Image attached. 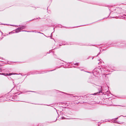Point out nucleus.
I'll use <instances>...</instances> for the list:
<instances>
[{"label": "nucleus", "mask_w": 126, "mask_h": 126, "mask_svg": "<svg viewBox=\"0 0 126 126\" xmlns=\"http://www.w3.org/2000/svg\"><path fill=\"white\" fill-rule=\"evenodd\" d=\"M25 31V32H34L33 31Z\"/></svg>", "instance_id": "7ed1b4c3"}, {"label": "nucleus", "mask_w": 126, "mask_h": 126, "mask_svg": "<svg viewBox=\"0 0 126 126\" xmlns=\"http://www.w3.org/2000/svg\"><path fill=\"white\" fill-rule=\"evenodd\" d=\"M16 74V73H10L9 74L8 73H2V75H4V76H6V75H8V76H10L12 75H14V74Z\"/></svg>", "instance_id": "f03ea898"}, {"label": "nucleus", "mask_w": 126, "mask_h": 126, "mask_svg": "<svg viewBox=\"0 0 126 126\" xmlns=\"http://www.w3.org/2000/svg\"><path fill=\"white\" fill-rule=\"evenodd\" d=\"M64 119V117H62V119Z\"/></svg>", "instance_id": "39448f33"}, {"label": "nucleus", "mask_w": 126, "mask_h": 126, "mask_svg": "<svg viewBox=\"0 0 126 126\" xmlns=\"http://www.w3.org/2000/svg\"><path fill=\"white\" fill-rule=\"evenodd\" d=\"M98 93H95V94H98Z\"/></svg>", "instance_id": "423d86ee"}, {"label": "nucleus", "mask_w": 126, "mask_h": 126, "mask_svg": "<svg viewBox=\"0 0 126 126\" xmlns=\"http://www.w3.org/2000/svg\"><path fill=\"white\" fill-rule=\"evenodd\" d=\"M25 28V26H22L20 27H19L16 30V32L17 33L20 32V30L24 29Z\"/></svg>", "instance_id": "f257e3e1"}, {"label": "nucleus", "mask_w": 126, "mask_h": 126, "mask_svg": "<svg viewBox=\"0 0 126 126\" xmlns=\"http://www.w3.org/2000/svg\"><path fill=\"white\" fill-rule=\"evenodd\" d=\"M38 33H40V32H38ZM42 34H43L42 33Z\"/></svg>", "instance_id": "0eeeda50"}, {"label": "nucleus", "mask_w": 126, "mask_h": 126, "mask_svg": "<svg viewBox=\"0 0 126 126\" xmlns=\"http://www.w3.org/2000/svg\"><path fill=\"white\" fill-rule=\"evenodd\" d=\"M78 64V63H75L74 64L76 65H77Z\"/></svg>", "instance_id": "20e7f679"}, {"label": "nucleus", "mask_w": 126, "mask_h": 126, "mask_svg": "<svg viewBox=\"0 0 126 126\" xmlns=\"http://www.w3.org/2000/svg\"><path fill=\"white\" fill-rule=\"evenodd\" d=\"M100 93V92H99L98 93Z\"/></svg>", "instance_id": "1a4fd4ad"}, {"label": "nucleus", "mask_w": 126, "mask_h": 126, "mask_svg": "<svg viewBox=\"0 0 126 126\" xmlns=\"http://www.w3.org/2000/svg\"><path fill=\"white\" fill-rule=\"evenodd\" d=\"M11 32H10L9 33V34H10L11 33Z\"/></svg>", "instance_id": "6e6552de"}]
</instances>
